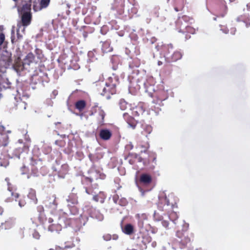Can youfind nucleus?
<instances>
[{
    "label": "nucleus",
    "mask_w": 250,
    "mask_h": 250,
    "mask_svg": "<svg viewBox=\"0 0 250 250\" xmlns=\"http://www.w3.org/2000/svg\"><path fill=\"white\" fill-rule=\"evenodd\" d=\"M18 29H17V39L19 40H21L22 39L23 35L25 32V28L24 27L22 26L21 25H20V24L17 25Z\"/></svg>",
    "instance_id": "nucleus-9"
},
{
    "label": "nucleus",
    "mask_w": 250,
    "mask_h": 250,
    "mask_svg": "<svg viewBox=\"0 0 250 250\" xmlns=\"http://www.w3.org/2000/svg\"><path fill=\"white\" fill-rule=\"evenodd\" d=\"M235 0H225V2H227L228 1H229V2H232V1H234Z\"/></svg>",
    "instance_id": "nucleus-41"
},
{
    "label": "nucleus",
    "mask_w": 250,
    "mask_h": 250,
    "mask_svg": "<svg viewBox=\"0 0 250 250\" xmlns=\"http://www.w3.org/2000/svg\"><path fill=\"white\" fill-rule=\"evenodd\" d=\"M175 10L176 11H178V10L177 9V8L175 7Z\"/></svg>",
    "instance_id": "nucleus-50"
},
{
    "label": "nucleus",
    "mask_w": 250,
    "mask_h": 250,
    "mask_svg": "<svg viewBox=\"0 0 250 250\" xmlns=\"http://www.w3.org/2000/svg\"><path fill=\"white\" fill-rule=\"evenodd\" d=\"M123 116L124 119L127 121L128 126L132 128L133 129L135 128L136 125L133 123H129V121L128 120V118L129 117L128 114L126 113H125L123 114Z\"/></svg>",
    "instance_id": "nucleus-21"
},
{
    "label": "nucleus",
    "mask_w": 250,
    "mask_h": 250,
    "mask_svg": "<svg viewBox=\"0 0 250 250\" xmlns=\"http://www.w3.org/2000/svg\"><path fill=\"white\" fill-rule=\"evenodd\" d=\"M127 203V201L126 199L125 198H121L119 201V203L118 204L122 206H125Z\"/></svg>",
    "instance_id": "nucleus-22"
},
{
    "label": "nucleus",
    "mask_w": 250,
    "mask_h": 250,
    "mask_svg": "<svg viewBox=\"0 0 250 250\" xmlns=\"http://www.w3.org/2000/svg\"><path fill=\"white\" fill-rule=\"evenodd\" d=\"M98 85L99 86V91H102L101 94L106 96L107 99L110 98V94L113 95L116 93V84L113 83V78L111 77H109L105 83L101 82Z\"/></svg>",
    "instance_id": "nucleus-2"
},
{
    "label": "nucleus",
    "mask_w": 250,
    "mask_h": 250,
    "mask_svg": "<svg viewBox=\"0 0 250 250\" xmlns=\"http://www.w3.org/2000/svg\"><path fill=\"white\" fill-rule=\"evenodd\" d=\"M68 166L66 164L62 165L61 168L58 170V175L59 177L63 178L65 174H66L68 171Z\"/></svg>",
    "instance_id": "nucleus-8"
},
{
    "label": "nucleus",
    "mask_w": 250,
    "mask_h": 250,
    "mask_svg": "<svg viewBox=\"0 0 250 250\" xmlns=\"http://www.w3.org/2000/svg\"><path fill=\"white\" fill-rule=\"evenodd\" d=\"M181 57H182L181 53L180 52L176 51L173 53V54L172 56V59L174 61H176L180 59L181 58Z\"/></svg>",
    "instance_id": "nucleus-20"
},
{
    "label": "nucleus",
    "mask_w": 250,
    "mask_h": 250,
    "mask_svg": "<svg viewBox=\"0 0 250 250\" xmlns=\"http://www.w3.org/2000/svg\"><path fill=\"white\" fill-rule=\"evenodd\" d=\"M11 59L10 58H9V59H8V60H7V62H11Z\"/></svg>",
    "instance_id": "nucleus-44"
},
{
    "label": "nucleus",
    "mask_w": 250,
    "mask_h": 250,
    "mask_svg": "<svg viewBox=\"0 0 250 250\" xmlns=\"http://www.w3.org/2000/svg\"><path fill=\"white\" fill-rule=\"evenodd\" d=\"M221 30H222L224 33L227 34L228 33V29L227 28H224V29L221 28Z\"/></svg>",
    "instance_id": "nucleus-35"
},
{
    "label": "nucleus",
    "mask_w": 250,
    "mask_h": 250,
    "mask_svg": "<svg viewBox=\"0 0 250 250\" xmlns=\"http://www.w3.org/2000/svg\"><path fill=\"white\" fill-rule=\"evenodd\" d=\"M63 250H70L69 249V248L65 247V249Z\"/></svg>",
    "instance_id": "nucleus-45"
},
{
    "label": "nucleus",
    "mask_w": 250,
    "mask_h": 250,
    "mask_svg": "<svg viewBox=\"0 0 250 250\" xmlns=\"http://www.w3.org/2000/svg\"><path fill=\"white\" fill-rule=\"evenodd\" d=\"M49 250H54L53 249H50Z\"/></svg>",
    "instance_id": "nucleus-56"
},
{
    "label": "nucleus",
    "mask_w": 250,
    "mask_h": 250,
    "mask_svg": "<svg viewBox=\"0 0 250 250\" xmlns=\"http://www.w3.org/2000/svg\"><path fill=\"white\" fill-rule=\"evenodd\" d=\"M75 106L77 109L81 111L85 107V103L83 100L79 101L76 103Z\"/></svg>",
    "instance_id": "nucleus-17"
},
{
    "label": "nucleus",
    "mask_w": 250,
    "mask_h": 250,
    "mask_svg": "<svg viewBox=\"0 0 250 250\" xmlns=\"http://www.w3.org/2000/svg\"><path fill=\"white\" fill-rule=\"evenodd\" d=\"M0 166H4V167H6L5 165H3L1 162H0Z\"/></svg>",
    "instance_id": "nucleus-46"
},
{
    "label": "nucleus",
    "mask_w": 250,
    "mask_h": 250,
    "mask_svg": "<svg viewBox=\"0 0 250 250\" xmlns=\"http://www.w3.org/2000/svg\"><path fill=\"white\" fill-rule=\"evenodd\" d=\"M50 2V0H41L40 5L41 6L39 8V10H41L42 8H44L47 7Z\"/></svg>",
    "instance_id": "nucleus-19"
},
{
    "label": "nucleus",
    "mask_w": 250,
    "mask_h": 250,
    "mask_svg": "<svg viewBox=\"0 0 250 250\" xmlns=\"http://www.w3.org/2000/svg\"><path fill=\"white\" fill-rule=\"evenodd\" d=\"M135 250L134 249H132V250Z\"/></svg>",
    "instance_id": "nucleus-57"
},
{
    "label": "nucleus",
    "mask_w": 250,
    "mask_h": 250,
    "mask_svg": "<svg viewBox=\"0 0 250 250\" xmlns=\"http://www.w3.org/2000/svg\"><path fill=\"white\" fill-rule=\"evenodd\" d=\"M56 249L57 250H60V249H61V248H60V247H56Z\"/></svg>",
    "instance_id": "nucleus-47"
},
{
    "label": "nucleus",
    "mask_w": 250,
    "mask_h": 250,
    "mask_svg": "<svg viewBox=\"0 0 250 250\" xmlns=\"http://www.w3.org/2000/svg\"><path fill=\"white\" fill-rule=\"evenodd\" d=\"M66 201L68 203V206H71L78 203L77 197L74 193L71 194L66 199Z\"/></svg>",
    "instance_id": "nucleus-7"
},
{
    "label": "nucleus",
    "mask_w": 250,
    "mask_h": 250,
    "mask_svg": "<svg viewBox=\"0 0 250 250\" xmlns=\"http://www.w3.org/2000/svg\"><path fill=\"white\" fill-rule=\"evenodd\" d=\"M58 223L57 225L52 224L48 227V230L51 232L60 231L62 227H66L65 217H58Z\"/></svg>",
    "instance_id": "nucleus-4"
},
{
    "label": "nucleus",
    "mask_w": 250,
    "mask_h": 250,
    "mask_svg": "<svg viewBox=\"0 0 250 250\" xmlns=\"http://www.w3.org/2000/svg\"><path fill=\"white\" fill-rule=\"evenodd\" d=\"M12 36H11V41L13 43L14 42L15 38L13 37V34H14V27H13L12 31H11Z\"/></svg>",
    "instance_id": "nucleus-33"
},
{
    "label": "nucleus",
    "mask_w": 250,
    "mask_h": 250,
    "mask_svg": "<svg viewBox=\"0 0 250 250\" xmlns=\"http://www.w3.org/2000/svg\"><path fill=\"white\" fill-rule=\"evenodd\" d=\"M25 205V202L23 200L20 199L19 201V206L21 208Z\"/></svg>",
    "instance_id": "nucleus-29"
},
{
    "label": "nucleus",
    "mask_w": 250,
    "mask_h": 250,
    "mask_svg": "<svg viewBox=\"0 0 250 250\" xmlns=\"http://www.w3.org/2000/svg\"><path fill=\"white\" fill-rule=\"evenodd\" d=\"M34 59V56L32 53H29L26 57V58L24 60V64H27L29 65L31 62H32Z\"/></svg>",
    "instance_id": "nucleus-15"
},
{
    "label": "nucleus",
    "mask_w": 250,
    "mask_h": 250,
    "mask_svg": "<svg viewBox=\"0 0 250 250\" xmlns=\"http://www.w3.org/2000/svg\"><path fill=\"white\" fill-rule=\"evenodd\" d=\"M151 181L150 176L146 174H143L140 176V181L144 184L149 183Z\"/></svg>",
    "instance_id": "nucleus-12"
},
{
    "label": "nucleus",
    "mask_w": 250,
    "mask_h": 250,
    "mask_svg": "<svg viewBox=\"0 0 250 250\" xmlns=\"http://www.w3.org/2000/svg\"><path fill=\"white\" fill-rule=\"evenodd\" d=\"M236 20L237 21H243L245 23L246 27H248L249 25H250V18L246 15L238 17Z\"/></svg>",
    "instance_id": "nucleus-10"
},
{
    "label": "nucleus",
    "mask_w": 250,
    "mask_h": 250,
    "mask_svg": "<svg viewBox=\"0 0 250 250\" xmlns=\"http://www.w3.org/2000/svg\"><path fill=\"white\" fill-rule=\"evenodd\" d=\"M123 231L125 233L130 235L133 231V227L131 224H127L123 229Z\"/></svg>",
    "instance_id": "nucleus-13"
},
{
    "label": "nucleus",
    "mask_w": 250,
    "mask_h": 250,
    "mask_svg": "<svg viewBox=\"0 0 250 250\" xmlns=\"http://www.w3.org/2000/svg\"><path fill=\"white\" fill-rule=\"evenodd\" d=\"M86 192L87 194H91L93 195V200L96 202L100 201L103 203L104 202L105 198V195L102 191L97 192L96 191H92L90 193L87 189H86Z\"/></svg>",
    "instance_id": "nucleus-5"
},
{
    "label": "nucleus",
    "mask_w": 250,
    "mask_h": 250,
    "mask_svg": "<svg viewBox=\"0 0 250 250\" xmlns=\"http://www.w3.org/2000/svg\"><path fill=\"white\" fill-rule=\"evenodd\" d=\"M111 135L112 133L111 131L107 129H102L100 132V137L104 140H109L110 138Z\"/></svg>",
    "instance_id": "nucleus-6"
},
{
    "label": "nucleus",
    "mask_w": 250,
    "mask_h": 250,
    "mask_svg": "<svg viewBox=\"0 0 250 250\" xmlns=\"http://www.w3.org/2000/svg\"><path fill=\"white\" fill-rule=\"evenodd\" d=\"M247 7L248 11H250V2L247 4Z\"/></svg>",
    "instance_id": "nucleus-38"
},
{
    "label": "nucleus",
    "mask_w": 250,
    "mask_h": 250,
    "mask_svg": "<svg viewBox=\"0 0 250 250\" xmlns=\"http://www.w3.org/2000/svg\"><path fill=\"white\" fill-rule=\"evenodd\" d=\"M79 250V249H77V250Z\"/></svg>",
    "instance_id": "nucleus-58"
},
{
    "label": "nucleus",
    "mask_w": 250,
    "mask_h": 250,
    "mask_svg": "<svg viewBox=\"0 0 250 250\" xmlns=\"http://www.w3.org/2000/svg\"><path fill=\"white\" fill-rule=\"evenodd\" d=\"M14 225V221L12 219H8L4 223H1L2 229H5L11 228Z\"/></svg>",
    "instance_id": "nucleus-11"
},
{
    "label": "nucleus",
    "mask_w": 250,
    "mask_h": 250,
    "mask_svg": "<svg viewBox=\"0 0 250 250\" xmlns=\"http://www.w3.org/2000/svg\"><path fill=\"white\" fill-rule=\"evenodd\" d=\"M123 2H124L123 0H119L118 4L116 5L115 7H118L119 6H122V5L123 4Z\"/></svg>",
    "instance_id": "nucleus-34"
},
{
    "label": "nucleus",
    "mask_w": 250,
    "mask_h": 250,
    "mask_svg": "<svg viewBox=\"0 0 250 250\" xmlns=\"http://www.w3.org/2000/svg\"><path fill=\"white\" fill-rule=\"evenodd\" d=\"M151 246H152L153 248L155 247H156V243L155 242H152V244H151Z\"/></svg>",
    "instance_id": "nucleus-39"
},
{
    "label": "nucleus",
    "mask_w": 250,
    "mask_h": 250,
    "mask_svg": "<svg viewBox=\"0 0 250 250\" xmlns=\"http://www.w3.org/2000/svg\"><path fill=\"white\" fill-rule=\"evenodd\" d=\"M28 196L29 197V198H31L33 200L36 198L35 191L33 190H31V191L29 192Z\"/></svg>",
    "instance_id": "nucleus-23"
},
{
    "label": "nucleus",
    "mask_w": 250,
    "mask_h": 250,
    "mask_svg": "<svg viewBox=\"0 0 250 250\" xmlns=\"http://www.w3.org/2000/svg\"><path fill=\"white\" fill-rule=\"evenodd\" d=\"M169 0H167V1H168Z\"/></svg>",
    "instance_id": "nucleus-59"
},
{
    "label": "nucleus",
    "mask_w": 250,
    "mask_h": 250,
    "mask_svg": "<svg viewBox=\"0 0 250 250\" xmlns=\"http://www.w3.org/2000/svg\"><path fill=\"white\" fill-rule=\"evenodd\" d=\"M54 220L53 219L51 218H49L48 220V222L49 223H52L53 222Z\"/></svg>",
    "instance_id": "nucleus-37"
},
{
    "label": "nucleus",
    "mask_w": 250,
    "mask_h": 250,
    "mask_svg": "<svg viewBox=\"0 0 250 250\" xmlns=\"http://www.w3.org/2000/svg\"><path fill=\"white\" fill-rule=\"evenodd\" d=\"M186 29H187V31L188 32H189V33H190L192 34H194L195 33V29L192 28L190 26H187Z\"/></svg>",
    "instance_id": "nucleus-25"
},
{
    "label": "nucleus",
    "mask_w": 250,
    "mask_h": 250,
    "mask_svg": "<svg viewBox=\"0 0 250 250\" xmlns=\"http://www.w3.org/2000/svg\"><path fill=\"white\" fill-rule=\"evenodd\" d=\"M91 214V216L95 218L98 221H102L104 219V216L101 213H100L98 211L95 210L94 212L90 213Z\"/></svg>",
    "instance_id": "nucleus-16"
},
{
    "label": "nucleus",
    "mask_w": 250,
    "mask_h": 250,
    "mask_svg": "<svg viewBox=\"0 0 250 250\" xmlns=\"http://www.w3.org/2000/svg\"><path fill=\"white\" fill-rule=\"evenodd\" d=\"M213 20H214V21H216V18H214Z\"/></svg>",
    "instance_id": "nucleus-54"
},
{
    "label": "nucleus",
    "mask_w": 250,
    "mask_h": 250,
    "mask_svg": "<svg viewBox=\"0 0 250 250\" xmlns=\"http://www.w3.org/2000/svg\"><path fill=\"white\" fill-rule=\"evenodd\" d=\"M141 191L142 192V195H144V191H142V190H141Z\"/></svg>",
    "instance_id": "nucleus-48"
},
{
    "label": "nucleus",
    "mask_w": 250,
    "mask_h": 250,
    "mask_svg": "<svg viewBox=\"0 0 250 250\" xmlns=\"http://www.w3.org/2000/svg\"><path fill=\"white\" fill-rule=\"evenodd\" d=\"M53 205L56 207V205H57V203H56V201H55V198H54V200H53Z\"/></svg>",
    "instance_id": "nucleus-40"
},
{
    "label": "nucleus",
    "mask_w": 250,
    "mask_h": 250,
    "mask_svg": "<svg viewBox=\"0 0 250 250\" xmlns=\"http://www.w3.org/2000/svg\"><path fill=\"white\" fill-rule=\"evenodd\" d=\"M99 115L101 116V119L103 120L105 116V113H104V112L103 110H101L99 112Z\"/></svg>",
    "instance_id": "nucleus-31"
},
{
    "label": "nucleus",
    "mask_w": 250,
    "mask_h": 250,
    "mask_svg": "<svg viewBox=\"0 0 250 250\" xmlns=\"http://www.w3.org/2000/svg\"><path fill=\"white\" fill-rule=\"evenodd\" d=\"M126 104V103L124 101H121L120 102V107L122 110H124L125 108L124 106Z\"/></svg>",
    "instance_id": "nucleus-30"
},
{
    "label": "nucleus",
    "mask_w": 250,
    "mask_h": 250,
    "mask_svg": "<svg viewBox=\"0 0 250 250\" xmlns=\"http://www.w3.org/2000/svg\"><path fill=\"white\" fill-rule=\"evenodd\" d=\"M178 216L177 214L175 212H171L169 215H168V218L170 220H171L174 224H176V221L178 219Z\"/></svg>",
    "instance_id": "nucleus-18"
},
{
    "label": "nucleus",
    "mask_w": 250,
    "mask_h": 250,
    "mask_svg": "<svg viewBox=\"0 0 250 250\" xmlns=\"http://www.w3.org/2000/svg\"><path fill=\"white\" fill-rule=\"evenodd\" d=\"M165 201H166V202L167 203V206H169L170 205H172V203H171L170 202L169 199H168L167 197H166V198H165Z\"/></svg>",
    "instance_id": "nucleus-32"
},
{
    "label": "nucleus",
    "mask_w": 250,
    "mask_h": 250,
    "mask_svg": "<svg viewBox=\"0 0 250 250\" xmlns=\"http://www.w3.org/2000/svg\"><path fill=\"white\" fill-rule=\"evenodd\" d=\"M176 235H177V236L178 237H181V236H180V235L179 234V232H177Z\"/></svg>",
    "instance_id": "nucleus-43"
},
{
    "label": "nucleus",
    "mask_w": 250,
    "mask_h": 250,
    "mask_svg": "<svg viewBox=\"0 0 250 250\" xmlns=\"http://www.w3.org/2000/svg\"><path fill=\"white\" fill-rule=\"evenodd\" d=\"M112 199L115 204H118L120 199H119L118 195H114L112 197Z\"/></svg>",
    "instance_id": "nucleus-24"
},
{
    "label": "nucleus",
    "mask_w": 250,
    "mask_h": 250,
    "mask_svg": "<svg viewBox=\"0 0 250 250\" xmlns=\"http://www.w3.org/2000/svg\"><path fill=\"white\" fill-rule=\"evenodd\" d=\"M102 49L103 52L105 53L111 52L112 50V48L110 47V44L108 42H105L103 43Z\"/></svg>",
    "instance_id": "nucleus-14"
},
{
    "label": "nucleus",
    "mask_w": 250,
    "mask_h": 250,
    "mask_svg": "<svg viewBox=\"0 0 250 250\" xmlns=\"http://www.w3.org/2000/svg\"><path fill=\"white\" fill-rule=\"evenodd\" d=\"M19 142L20 143H22V142H21V140H19Z\"/></svg>",
    "instance_id": "nucleus-53"
},
{
    "label": "nucleus",
    "mask_w": 250,
    "mask_h": 250,
    "mask_svg": "<svg viewBox=\"0 0 250 250\" xmlns=\"http://www.w3.org/2000/svg\"><path fill=\"white\" fill-rule=\"evenodd\" d=\"M18 10L21 16V23H19L18 24L25 28L30 24L31 21V4L28 3L23 4L21 8H18Z\"/></svg>",
    "instance_id": "nucleus-1"
},
{
    "label": "nucleus",
    "mask_w": 250,
    "mask_h": 250,
    "mask_svg": "<svg viewBox=\"0 0 250 250\" xmlns=\"http://www.w3.org/2000/svg\"><path fill=\"white\" fill-rule=\"evenodd\" d=\"M32 235H33V237L34 238H35L37 239H39V238H40V234H39V233L37 231H35L33 233Z\"/></svg>",
    "instance_id": "nucleus-28"
},
{
    "label": "nucleus",
    "mask_w": 250,
    "mask_h": 250,
    "mask_svg": "<svg viewBox=\"0 0 250 250\" xmlns=\"http://www.w3.org/2000/svg\"><path fill=\"white\" fill-rule=\"evenodd\" d=\"M155 160H156V158H154V159H153V161H155Z\"/></svg>",
    "instance_id": "nucleus-55"
},
{
    "label": "nucleus",
    "mask_w": 250,
    "mask_h": 250,
    "mask_svg": "<svg viewBox=\"0 0 250 250\" xmlns=\"http://www.w3.org/2000/svg\"><path fill=\"white\" fill-rule=\"evenodd\" d=\"M34 9L35 11H38V9H36L35 7H34Z\"/></svg>",
    "instance_id": "nucleus-51"
},
{
    "label": "nucleus",
    "mask_w": 250,
    "mask_h": 250,
    "mask_svg": "<svg viewBox=\"0 0 250 250\" xmlns=\"http://www.w3.org/2000/svg\"><path fill=\"white\" fill-rule=\"evenodd\" d=\"M5 181L7 182V186H8V191L6 193L7 196L11 195L10 197H7L5 201L6 202H11L14 200H15V201H17V199L19 197V194L17 193L14 192L13 190V188L12 187L11 185L9 183V179L8 178H6L5 179Z\"/></svg>",
    "instance_id": "nucleus-3"
},
{
    "label": "nucleus",
    "mask_w": 250,
    "mask_h": 250,
    "mask_svg": "<svg viewBox=\"0 0 250 250\" xmlns=\"http://www.w3.org/2000/svg\"><path fill=\"white\" fill-rule=\"evenodd\" d=\"M103 237L105 241H109L111 239V236L108 234H104Z\"/></svg>",
    "instance_id": "nucleus-26"
},
{
    "label": "nucleus",
    "mask_w": 250,
    "mask_h": 250,
    "mask_svg": "<svg viewBox=\"0 0 250 250\" xmlns=\"http://www.w3.org/2000/svg\"><path fill=\"white\" fill-rule=\"evenodd\" d=\"M162 224L163 227L167 228L168 226L169 223H168V221L167 220H163L162 221Z\"/></svg>",
    "instance_id": "nucleus-27"
},
{
    "label": "nucleus",
    "mask_w": 250,
    "mask_h": 250,
    "mask_svg": "<svg viewBox=\"0 0 250 250\" xmlns=\"http://www.w3.org/2000/svg\"><path fill=\"white\" fill-rule=\"evenodd\" d=\"M236 31L235 29H231L230 33L231 34L234 35L235 34V32Z\"/></svg>",
    "instance_id": "nucleus-36"
},
{
    "label": "nucleus",
    "mask_w": 250,
    "mask_h": 250,
    "mask_svg": "<svg viewBox=\"0 0 250 250\" xmlns=\"http://www.w3.org/2000/svg\"><path fill=\"white\" fill-rule=\"evenodd\" d=\"M169 47H170L171 48H172V45H171V44H170V45H169Z\"/></svg>",
    "instance_id": "nucleus-52"
},
{
    "label": "nucleus",
    "mask_w": 250,
    "mask_h": 250,
    "mask_svg": "<svg viewBox=\"0 0 250 250\" xmlns=\"http://www.w3.org/2000/svg\"><path fill=\"white\" fill-rule=\"evenodd\" d=\"M130 148L132 149L133 147V146L131 144L130 146Z\"/></svg>",
    "instance_id": "nucleus-49"
},
{
    "label": "nucleus",
    "mask_w": 250,
    "mask_h": 250,
    "mask_svg": "<svg viewBox=\"0 0 250 250\" xmlns=\"http://www.w3.org/2000/svg\"><path fill=\"white\" fill-rule=\"evenodd\" d=\"M3 212L2 208L0 207V214H1Z\"/></svg>",
    "instance_id": "nucleus-42"
}]
</instances>
